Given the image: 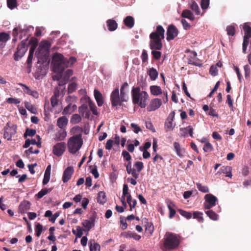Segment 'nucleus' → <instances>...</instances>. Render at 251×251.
<instances>
[{
  "label": "nucleus",
  "instance_id": "nucleus-1",
  "mask_svg": "<svg viewBox=\"0 0 251 251\" xmlns=\"http://www.w3.org/2000/svg\"><path fill=\"white\" fill-rule=\"evenodd\" d=\"M76 61V59L74 57H71L67 59L62 54L58 52L53 54L52 59L54 71L60 74H62L66 68L73 66Z\"/></svg>",
  "mask_w": 251,
  "mask_h": 251
},
{
  "label": "nucleus",
  "instance_id": "nucleus-2",
  "mask_svg": "<svg viewBox=\"0 0 251 251\" xmlns=\"http://www.w3.org/2000/svg\"><path fill=\"white\" fill-rule=\"evenodd\" d=\"M165 38V30L163 26L158 25L156 26V30L151 32L150 35V48L151 50H161L163 45L162 40Z\"/></svg>",
  "mask_w": 251,
  "mask_h": 251
},
{
  "label": "nucleus",
  "instance_id": "nucleus-3",
  "mask_svg": "<svg viewBox=\"0 0 251 251\" xmlns=\"http://www.w3.org/2000/svg\"><path fill=\"white\" fill-rule=\"evenodd\" d=\"M180 244L179 236L172 232H167L164 238L162 251H171L176 249Z\"/></svg>",
  "mask_w": 251,
  "mask_h": 251
},
{
  "label": "nucleus",
  "instance_id": "nucleus-4",
  "mask_svg": "<svg viewBox=\"0 0 251 251\" xmlns=\"http://www.w3.org/2000/svg\"><path fill=\"white\" fill-rule=\"evenodd\" d=\"M131 96L134 104H138L141 108L146 107L149 100V95L146 91H141L140 87H133L131 90Z\"/></svg>",
  "mask_w": 251,
  "mask_h": 251
},
{
  "label": "nucleus",
  "instance_id": "nucleus-5",
  "mask_svg": "<svg viewBox=\"0 0 251 251\" xmlns=\"http://www.w3.org/2000/svg\"><path fill=\"white\" fill-rule=\"evenodd\" d=\"M82 145L83 140L80 135H74L68 141L69 151L72 154H75L80 150Z\"/></svg>",
  "mask_w": 251,
  "mask_h": 251
},
{
  "label": "nucleus",
  "instance_id": "nucleus-6",
  "mask_svg": "<svg viewBox=\"0 0 251 251\" xmlns=\"http://www.w3.org/2000/svg\"><path fill=\"white\" fill-rule=\"evenodd\" d=\"M51 47V43L49 41H43L41 42L40 45L36 52V55L39 59L38 62L41 60L43 62L46 61L49 57V52Z\"/></svg>",
  "mask_w": 251,
  "mask_h": 251
},
{
  "label": "nucleus",
  "instance_id": "nucleus-7",
  "mask_svg": "<svg viewBox=\"0 0 251 251\" xmlns=\"http://www.w3.org/2000/svg\"><path fill=\"white\" fill-rule=\"evenodd\" d=\"M122 97L119 94L118 88H115L111 93L110 100L112 107L121 106L123 102H126V100L121 99Z\"/></svg>",
  "mask_w": 251,
  "mask_h": 251
},
{
  "label": "nucleus",
  "instance_id": "nucleus-8",
  "mask_svg": "<svg viewBox=\"0 0 251 251\" xmlns=\"http://www.w3.org/2000/svg\"><path fill=\"white\" fill-rule=\"evenodd\" d=\"M27 41V39L24 40L20 44L18 45L17 48V51L14 54L15 60H19L24 55L27 50V47L26 46Z\"/></svg>",
  "mask_w": 251,
  "mask_h": 251
},
{
  "label": "nucleus",
  "instance_id": "nucleus-9",
  "mask_svg": "<svg viewBox=\"0 0 251 251\" xmlns=\"http://www.w3.org/2000/svg\"><path fill=\"white\" fill-rule=\"evenodd\" d=\"M3 136L7 140H11L12 136L16 133L17 126L8 122L4 127Z\"/></svg>",
  "mask_w": 251,
  "mask_h": 251
},
{
  "label": "nucleus",
  "instance_id": "nucleus-10",
  "mask_svg": "<svg viewBox=\"0 0 251 251\" xmlns=\"http://www.w3.org/2000/svg\"><path fill=\"white\" fill-rule=\"evenodd\" d=\"M204 199L205 200L204 208L206 209H209L215 206L216 202L218 201L217 198L211 194H206L204 196Z\"/></svg>",
  "mask_w": 251,
  "mask_h": 251
},
{
  "label": "nucleus",
  "instance_id": "nucleus-11",
  "mask_svg": "<svg viewBox=\"0 0 251 251\" xmlns=\"http://www.w3.org/2000/svg\"><path fill=\"white\" fill-rule=\"evenodd\" d=\"M178 31L177 28L174 25H170L168 26L167 30V41H169L174 39L178 35Z\"/></svg>",
  "mask_w": 251,
  "mask_h": 251
},
{
  "label": "nucleus",
  "instance_id": "nucleus-12",
  "mask_svg": "<svg viewBox=\"0 0 251 251\" xmlns=\"http://www.w3.org/2000/svg\"><path fill=\"white\" fill-rule=\"evenodd\" d=\"M66 148V145L64 142L58 143L53 147V153L57 156H60L65 151Z\"/></svg>",
  "mask_w": 251,
  "mask_h": 251
},
{
  "label": "nucleus",
  "instance_id": "nucleus-13",
  "mask_svg": "<svg viewBox=\"0 0 251 251\" xmlns=\"http://www.w3.org/2000/svg\"><path fill=\"white\" fill-rule=\"evenodd\" d=\"M162 103V102L160 99L158 98L153 99L150 101L147 110L149 112L155 111L160 107Z\"/></svg>",
  "mask_w": 251,
  "mask_h": 251
},
{
  "label": "nucleus",
  "instance_id": "nucleus-14",
  "mask_svg": "<svg viewBox=\"0 0 251 251\" xmlns=\"http://www.w3.org/2000/svg\"><path fill=\"white\" fill-rule=\"evenodd\" d=\"M74 172V168L72 166L68 167L64 171L62 181L64 183L68 182L71 178Z\"/></svg>",
  "mask_w": 251,
  "mask_h": 251
},
{
  "label": "nucleus",
  "instance_id": "nucleus-15",
  "mask_svg": "<svg viewBox=\"0 0 251 251\" xmlns=\"http://www.w3.org/2000/svg\"><path fill=\"white\" fill-rule=\"evenodd\" d=\"M78 112L84 118H89L91 113L88 109V105L86 104H83L79 107Z\"/></svg>",
  "mask_w": 251,
  "mask_h": 251
},
{
  "label": "nucleus",
  "instance_id": "nucleus-16",
  "mask_svg": "<svg viewBox=\"0 0 251 251\" xmlns=\"http://www.w3.org/2000/svg\"><path fill=\"white\" fill-rule=\"evenodd\" d=\"M142 222H144L146 224L145 233L149 236H151L154 230V227L152 224L149 223L148 220L146 218L142 219Z\"/></svg>",
  "mask_w": 251,
  "mask_h": 251
},
{
  "label": "nucleus",
  "instance_id": "nucleus-17",
  "mask_svg": "<svg viewBox=\"0 0 251 251\" xmlns=\"http://www.w3.org/2000/svg\"><path fill=\"white\" fill-rule=\"evenodd\" d=\"M10 34L7 32H0V47L3 48L4 47L6 43L10 40Z\"/></svg>",
  "mask_w": 251,
  "mask_h": 251
},
{
  "label": "nucleus",
  "instance_id": "nucleus-18",
  "mask_svg": "<svg viewBox=\"0 0 251 251\" xmlns=\"http://www.w3.org/2000/svg\"><path fill=\"white\" fill-rule=\"evenodd\" d=\"M94 95L98 105L99 106H101L104 102L103 98L101 93L98 90L95 89L94 91Z\"/></svg>",
  "mask_w": 251,
  "mask_h": 251
},
{
  "label": "nucleus",
  "instance_id": "nucleus-19",
  "mask_svg": "<svg viewBox=\"0 0 251 251\" xmlns=\"http://www.w3.org/2000/svg\"><path fill=\"white\" fill-rule=\"evenodd\" d=\"M125 166L126 167L127 173L128 174H131L133 177L136 179L139 177V174L136 172L135 169L132 168L131 161L128 162L127 164H125Z\"/></svg>",
  "mask_w": 251,
  "mask_h": 251
},
{
  "label": "nucleus",
  "instance_id": "nucleus-20",
  "mask_svg": "<svg viewBox=\"0 0 251 251\" xmlns=\"http://www.w3.org/2000/svg\"><path fill=\"white\" fill-rule=\"evenodd\" d=\"M31 203L27 201H22L19 207V210L21 213H25L30 208Z\"/></svg>",
  "mask_w": 251,
  "mask_h": 251
},
{
  "label": "nucleus",
  "instance_id": "nucleus-21",
  "mask_svg": "<svg viewBox=\"0 0 251 251\" xmlns=\"http://www.w3.org/2000/svg\"><path fill=\"white\" fill-rule=\"evenodd\" d=\"M77 108L75 104H72L70 103L66 106L62 111V114L64 115L71 114L74 112Z\"/></svg>",
  "mask_w": 251,
  "mask_h": 251
},
{
  "label": "nucleus",
  "instance_id": "nucleus-22",
  "mask_svg": "<svg viewBox=\"0 0 251 251\" xmlns=\"http://www.w3.org/2000/svg\"><path fill=\"white\" fill-rule=\"evenodd\" d=\"M83 226L89 231L95 225V219L91 217L90 220H85L82 223Z\"/></svg>",
  "mask_w": 251,
  "mask_h": 251
},
{
  "label": "nucleus",
  "instance_id": "nucleus-23",
  "mask_svg": "<svg viewBox=\"0 0 251 251\" xmlns=\"http://www.w3.org/2000/svg\"><path fill=\"white\" fill-rule=\"evenodd\" d=\"M59 96V91L56 88L54 92L53 95L51 97L50 102L51 106L53 107H55L58 105V99L57 98Z\"/></svg>",
  "mask_w": 251,
  "mask_h": 251
},
{
  "label": "nucleus",
  "instance_id": "nucleus-24",
  "mask_svg": "<svg viewBox=\"0 0 251 251\" xmlns=\"http://www.w3.org/2000/svg\"><path fill=\"white\" fill-rule=\"evenodd\" d=\"M20 86L24 87L25 89L24 91L28 95L32 96V97L37 98L38 97V93L36 91L31 90L27 86L22 83H19Z\"/></svg>",
  "mask_w": 251,
  "mask_h": 251
},
{
  "label": "nucleus",
  "instance_id": "nucleus-25",
  "mask_svg": "<svg viewBox=\"0 0 251 251\" xmlns=\"http://www.w3.org/2000/svg\"><path fill=\"white\" fill-rule=\"evenodd\" d=\"M68 120L65 116H62L57 119V126L62 129L65 127L68 124Z\"/></svg>",
  "mask_w": 251,
  "mask_h": 251
},
{
  "label": "nucleus",
  "instance_id": "nucleus-26",
  "mask_svg": "<svg viewBox=\"0 0 251 251\" xmlns=\"http://www.w3.org/2000/svg\"><path fill=\"white\" fill-rule=\"evenodd\" d=\"M243 29L245 33L243 39L250 40V38L251 37V27L248 23H245L244 24Z\"/></svg>",
  "mask_w": 251,
  "mask_h": 251
},
{
  "label": "nucleus",
  "instance_id": "nucleus-27",
  "mask_svg": "<svg viewBox=\"0 0 251 251\" xmlns=\"http://www.w3.org/2000/svg\"><path fill=\"white\" fill-rule=\"evenodd\" d=\"M106 23L108 29L109 31H114L117 29L118 24L114 20L109 19L107 21Z\"/></svg>",
  "mask_w": 251,
  "mask_h": 251
},
{
  "label": "nucleus",
  "instance_id": "nucleus-28",
  "mask_svg": "<svg viewBox=\"0 0 251 251\" xmlns=\"http://www.w3.org/2000/svg\"><path fill=\"white\" fill-rule=\"evenodd\" d=\"M151 94L153 96H158L162 93V90L160 87L157 85H152L150 86Z\"/></svg>",
  "mask_w": 251,
  "mask_h": 251
},
{
  "label": "nucleus",
  "instance_id": "nucleus-29",
  "mask_svg": "<svg viewBox=\"0 0 251 251\" xmlns=\"http://www.w3.org/2000/svg\"><path fill=\"white\" fill-rule=\"evenodd\" d=\"M125 25L128 28H132L134 25V20L132 16H128L124 20Z\"/></svg>",
  "mask_w": 251,
  "mask_h": 251
},
{
  "label": "nucleus",
  "instance_id": "nucleus-30",
  "mask_svg": "<svg viewBox=\"0 0 251 251\" xmlns=\"http://www.w3.org/2000/svg\"><path fill=\"white\" fill-rule=\"evenodd\" d=\"M128 83L127 82H125L123 85L121 86V89H120V96L122 97V98H121V99L123 100H126V101H127V100H128V96L126 93V92H125V89L126 88H127L128 87Z\"/></svg>",
  "mask_w": 251,
  "mask_h": 251
},
{
  "label": "nucleus",
  "instance_id": "nucleus-31",
  "mask_svg": "<svg viewBox=\"0 0 251 251\" xmlns=\"http://www.w3.org/2000/svg\"><path fill=\"white\" fill-rule=\"evenodd\" d=\"M174 120H168V119H167L166 122H165L164 124V128L166 132L169 131H172L175 126V124H173V122Z\"/></svg>",
  "mask_w": 251,
  "mask_h": 251
},
{
  "label": "nucleus",
  "instance_id": "nucleus-32",
  "mask_svg": "<svg viewBox=\"0 0 251 251\" xmlns=\"http://www.w3.org/2000/svg\"><path fill=\"white\" fill-rule=\"evenodd\" d=\"M148 74L151 80H155L158 75V72L154 68H151L148 71Z\"/></svg>",
  "mask_w": 251,
  "mask_h": 251
},
{
  "label": "nucleus",
  "instance_id": "nucleus-33",
  "mask_svg": "<svg viewBox=\"0 0 251 251\" xmlns=\"http://www.w3.org/2000/svg\"><path fill=\"white\" fill-rule=\"evenodd\" d=\"M106 201L105 193L103 191H100L98 193L97 202L101 204H103Z\"/></svg>",
  "mask_w": 251,
  "mask_h": 251
},
{
  "label": "nucleus",
  "instance_id": "nucleus-34",
  "mask_svg": "<svg viewBox=\"0 0 251 251\" xmlns=\"http://www.w3.org/2000/svg\"><path fill=\"white\" fill-rule=\"evenodd\" d=\"M127 202L128 203L130 209L129 210L131 211L133 208L135 207L136 204L137 203V201L135 199H132L131 195H128L126 197Z\"/></svg>",
  "mask_w": 251,
  "mask_h": 251
},
{
  "label": "nucleus",
  "instance_id": "nucleus-35",
  "mask_svg": "<svg viewBox=\"0 0 251 251\" xmlns=\"http://www.w3.org/2000/svg\"><path fill=\"white\" fill-rule=\"evenodd\" d=\"M90 251H100V245L95 242L94 241H90L89 242Z\"/></svg>",
  "mask_w": 251,
  "mask_h": 251
},
{
  "label": "nucleus",
  "instance_id": "nucleus-36",
  "mask_svg": "<svg viewBox=\"0 0 251 251\" xmlns=\"http://www.w3.org/2000/svg\"><path fill=\"white\" fill-rule=\"evenodd\" d=\"M52 190V188H45L42 189L40 191H39L36 195V197L38 199H40L42 197H43L45 195L50 192Z\"/></svg>",
  "mask_w": 251,
  "mask_h": 251
},
{
  "label": "nucleus",
  "instance_id": "nucleus-37",
  "mask_svg": "<svg viewBox=\"0 0 251 251\" xmlns=\"http://www.w3.org/2000/svg\"><path fill=\"white\" fill-rule=\"evenodd\" d=\"M181 16L184 18L189 19L191 20H193L194 19V15L192 12L187 9L184 10L181 14Z\"/></svg>",
  "mask_w": 251,
  "mask_h": 251
},
{
  "label": "nucleus",
  "instance_id": "nucleus-38",
  "mask_svg": "<svg viewBox=\"0 0 251 251\" xmlns=\"http://www.w3.org/2000/svg\"><path fill=\"white\" fill-rule=\"evenodd\" d=\"M82 118L81 116L77 114H73L71 118L70 122L71 124L75 125L80 123Z\"/></svg>",
  "mask_w": 251,
  "mask_h": 251
},
{
  "label": "nucleus",
  "instance_id": "nucleus-39",
  "mask_svg": "<svg viewBox=\"0 0 251 251\" xmlns=\"http://www.w3.org/2000/svg\"><path fill=\"white\" fill-rule=\"evenodd\" d=\"M189 5L190 8L195 12L196 14H200V11L199 6L195 1L191 0L189 3Z\"/></svg>",
  "mask_w": 251,
  "mask_h": 251
},
{
  "label": "nucleus",
  "instance_id": "nucleus-40",
  "mask_svg": "<svg viewBox=\"0 0 251 251\" xmlns=\"http://www.w3.org/2000/svg\"><path fill=\"white\" fill-rule=\"evenodd\" d=\"M88 102L89 104V107L92 111L93 114L95 115H98V113L97 112V108L95 104L89 98L88 100Z\"/></svg>",
  "mask_w": 251,
  "mask_h": 251
},
{
  "label": "nucleus",
  "instance_id": "nucleus-41",
  "mask_svg": "<svg viewBox=\"0 0 251 251\" xmlns=\"http://www.w3.org/2000/svg\"><path fill=\"white\" fill-rule=\"evenodd\" d=\"M174 150L176 153V154L180 157H182L183 155L182 153V150L181 149L179 143L176 142H174Z\"/></svg>",
  "mask_w": 251,
  "mask_h": 251
},
{
  "label": "nucleus",
  "instance_id": "nucleus-42",
  "mask_svg": "<svg viewBox=\"0 0 251 251\" xmlns=\"http://www.w3.org/2000/svg\"><path fill=\"white\" fill-rule=\"evenodd\" d=\"M67 135V133L65 130H60L56 135V139L57 141L63 140Z\"/></svg>",
  "mask_w": 251,
  "mask_h": 251
},
{
  "label": "nucleus",
  "instance_id": "nucleus-43",
  "mask_svg": "<svg viewBox=\"0 0 251 251\" xmlns=\"http://www.w3.org/2000/svg\"><path fill=\"white\" fill-rule=\"evenodd\" d=\"M36 133V130L33 129H30L27 128L25 130V132L24 134V137L26 138L27 136L32 137L34 136Z\"/></svg>",
  "mask_w": 251,
  "mask_h": 251
},
{
  "label": "nucleus",
  "instance_id": "nucleus-44",
  "mask_svg": "<svg viewBox=\"0 0 251 251\" xmlns=\"http://www.w3.org/2000/svg\"><path fill=\"white\" fill-rule=\"evenodd\" d=\"M198 189L202 193H208L209 192V189L208 186L203 185L202 184L198 182L196 183Z\"/></svg>",
  "mask_w": 251,
  "mask_h": 251
},
{
  "label": "nucleus",
  "instance_id": "nucleus-45",
  "mask_svg": "<svg viewBox=\"0 0 251 251\" xmlns=\"http://www.w3.org/2000/svg\"><path fill=\"white\" fill-rule=\"evenodd\" d=\"M142 64L146 65L148 63V54L147 51L145 50H142V53L141 56Z\"/></svg>",
  "mask_w": 251,
  "mask_h": 251
},
{
  "label": "nucleus",
  "instance_id": "nucleus-46",
  "mask_svg": "<svg viewBox=\"0 0 251 251\" xmlns=\"http://www.w3.org/2000/svg\"><path fill=\"white\" fill-rule=\"evenodd\" d=\"M206 214L213 220H217L218 218V215L213 210H209L206 212Z\"/></svg>",
  "mask_w": 251,
  "mask_h": 251
},
{
  "label": "nucleus",
  "instance_id": "nucleus-47",
  "mask_svg": "<svg viewBox=\"0 0 251 251\" xmlns=\"http://www.w3.org/2000/svg\"><path fill=\"white\" fill-rule=\"evenodd\" d=\"M126 237H128L130 238H133L134 240L138 241L139 240L141 237L140 235L137 234L136 233L132 232L130 231H128L127 232V236Z\"/></svg>",
  "mask_w": 251,
  "mask_h": 251
},
{
  "label": "nucleus",
  "instance_id": "nucleus-48",
  "mask_svg": "<svg viewBox=\"0 0 251 251\" xmlns=\"http://www.w3.org/2000/svg\"><path fill=\"white\" fill-rule=\"evenodd\" d=\"M7 7L10 9H13L17 7V0H7Z\"/></svg>",
  "mask_w": 251,
  "mask_h": 251
},
{
  "label": "nucleus",
  "instance_id": "nucleus-49",
  "mask_svg": "<svg viewBox=\"0 0 251 251\" xmlns=\"http://www.w3.org/2000/svg\"><path fill=\"white\" fill-rule=\"evenodd\" d=\"M71 131L75 134V135H80V137L82 138V133L83 131V129L82 127L79 126H75L72 128Z\"/></svg>",
  "mask_w": 251,
  "mask_h": 251
},
{
  "label": "nucleus",
  "instance_id": "nucleus-50",
  "mask_svg": "<svg viewBox=\"0 0 251 251\" xmlns=\"http://www.w3.org/2000/svg\"><path fill=\"white\" fill-rule=\"evenodd\" d=\"M226 30L229 36H234L235 34V27L234 25H228L226 27Z\"/></svg>",
  "mask_w": 251,
  "mask_h": 251
},
{
  "label": "nucleus",
  "instance_id": "nucleus-51",
  "mask_svg": "<svg viewBox=\"0 0 251 251\" xmlns=\"http://www.w3.org/2000/svg\"><path fill=\"white\" fill-rule=\"evenodd\" d=\"M36 142L37 141L35 139H32L31 140L29 139H27L25 141V144L23 146V147L24 148H27L30 145H35L37 144Z\"/></svg>",
  "mask_w": 251,
  "mask_h": 251
},
{
  "label": "nucleus",
  "instance_id": "nucleus-52",
  "mask_svg": "<svg viewBox=\"0 0 251 251\" xmlns=\"http://www.w3.org/2000/svg\"><path fill=\"white\" fill-rule=\"evenodd\" d=\"M134 166L136 168V172L139 174L143 170L144 164L142 162L137 161L135 163Z\"/></svg>",
  "mask_w": 251,
  "mask_h": 251
},
{
  "label": "nucleus",
  "instance_id": "nucleus-53",
  "mask_svg": "<svg viewBox=\"0 0 251 251\" xmlns=\"http://www.w3.org/2000/svg\"><path fill=\"white\" fill-rule=\"evenodd\" d=\"M178 211L181 216L184 217L187 219H190L192 217V214L191 212L186 211L182 209H178Z\"/></svg>",
  "mask_w": 251,
  "mask_h": 251
},
{
  "label": "nucleus",
  "instance_id": "nucleus-54",
  "mask_svg": "<svg viewBox=\"0 0 251 251\" xmlns=\"http://www.w3.org/2000/svg\"><path fill=\"white\" fill-rule=\"evenodd\" d=\"M25 107L31 113L35 114L37 112V110L35 107H34L30 103L28 102H25Z\"/></svg>",
  "mask_w": 251,
  "mask_h": 251
},
{
  "label": "nucleus",
  "instance_id": "nucleus-55",
  "mask_svg": "<svg viewBox=\"0 0 251 251\" xmlns=\"http://www.w3.org/2000/svg\"><path fill=\"white\" fill-rule=\"evenodd\" d=\"M43 230V226L39 223H37L35 226V231H36V235L37 237H39L42 232Z\"/></svg>",
  "mask_w": 251,
  "mask_h": 251
},
{
  "label": "nucleus",
  "instance_id": "nucleus-56",
  "mask_svg": "<svg viewBox=\"0 0 251 251\" xmlns=\"http://www.w3.org/2000/svg\"><path fill=\"white\" fill-rule=\"evenodd\" d=\"M193 218L194 219H197L199 222H202L203 221V218H202V213L198 212V211H195L194 212L193 214Z\"/></svg>",
  "mask_w": 251,
  "mask_h": 251
},
{
  "label": "nucleus",
  "instance_id": "nucleus-57",
  "mask_svg": "<svg viewBox=\"0 0 251 251\" xmlns=\"http://www.w3.org/2000/svg\"><path fill=\"white\" fill-rule=\"evenodd\" d=\"M77 87V84L75 82H73L69 85L68 92L69 94L73 93L75 91Z\"/></svg>",
  "mask_w": 251,
  "mask_h": 251
},
{
  "label": "nucleus",
  "instance_id": "nucleus-58",
  "mask_svg": "<svg viewBox=\"0 0 251 251\" xmlns=\"http://www.w3.org/2000/svg\"><path fill=\"white\" fill-rule=\"evenodd\" d=\"M203 150L205 152H208L211 151L213 150V148L211 143L207 142L204 145Z\"/></svg>",
  "mask_w": 251,
  "mask_h": 251
},
{
  "label": "nucleus",
  "instance_id": "nucleus-59",
  "mask_svg": "<svg viewBox=\"0 0 251 251\" xmlns=\"http://www.w3.org/2000/svg\"><path fill=\"white\" fill-rule=\"evenodd\" d=\"M159 50H153L151 51V54L152 55L153 57L156 60L159 59L161 56V52Z\"/></svg>",
  "mask_w": 251,
  "mask_h": 251
},
{
  "label": "nucleus",
  "instance_id": "nucleus-60",
  "mask_svg": "<svg viewBox=\"0 0 251 251\" xmlns=\"http://www.w3.org/2000/svg\"><path fill=\"white\" fill-rule=\"evenodd\" d=\"M122 155L123 156L124 159L125 160H126L128 162L130 161L131 157L130 154L129 153V152H127L126 151H125V150L123 151H122Z\"/></svg>",
  "mask_w": 251,
  "mask_h": 251
},
{
  "label": "nucleus",
  "instance_id": "nucleus-61",
  "mask_svg": "<svg viewBox=\"0 0 251 251\" xmlns=\"http://www.w3.org/2000/svg\"><path fill=\"white\" fill-rule=\"evenodd\" d=\"M218 69L216 66L212 65L210 67L209 73L213 76H216L218 75Z\"/></svg>",
  "mask_w": 251,
  "mask_h": 251
},
{
  "label": "nucleus",
  "instance_id": "nucleus-62",
  "mask_svg": "<svg viewBox=\"0 0 251 251\" xmlns=\"http://www.w3.org/2000/svg\"><path fill=\"white\" fill-rule=\"evenodd\" d=\"M130 126L135 133L137 134L142 130L141 128L137 124L131 123Z\"/></svg>",
  "mask_w": 251,
  "mask_h": 251
},
{
  "label": "nucleus",
  "instance_id": "nucleus-63",
  "mask_svg": "<svg viewBox=\"0 0 251 251\" xmlns=\"http://www.w3.org/2000/svg\"><path fill=\"white\" fill-rule=\"evenodd\" d=\"M73 233L78 238H80L82 235V230L79 226L76 227V231L75 230H73Z\"/></svg>",
  "mask_w": 251,
  "mask_h": 251
},
{
  "label": "nucleus",
  "instance_id": "nucleus-64",
  "mask_svg": "<svg viewBox=\"0 0 251 251\" xmlns=\"http://www.w3.org/2000/svg\"><path fill=\"white\" fill-rule=\"evenodd\" d=\"M146 127L147 129H150L152 132H155L156 131L155 129L153 126L152 124L151 121H147L146 122Z\"/></svg>",
  "mask_w": 251,
  "mask_h": 251
}]
</instances>
